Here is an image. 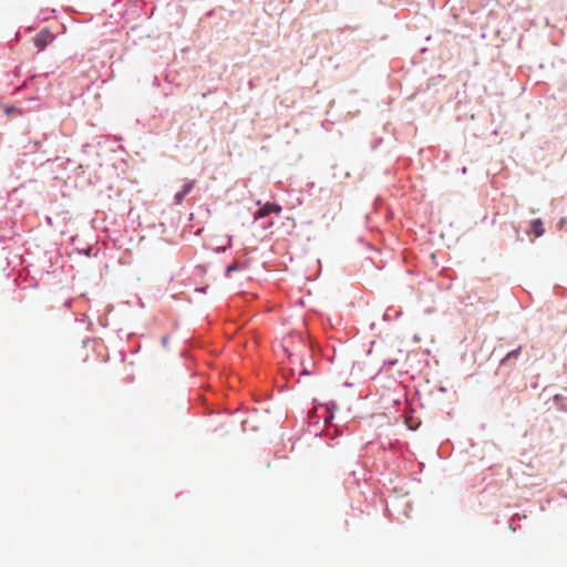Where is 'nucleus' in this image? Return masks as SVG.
<instances>
[{
	"mask_svg": "<svg viewBox=\"0 0 567 567\" xmlns=\"http://www.w3.org/2000/svg\"><path fill=\"white\" fill-rule=\"evenodd\" d=\"M520 352V348L516 349V350H513L511 351L509 353L506 354V357L503 359V362H505L506 360H509L512 358L516 359L518 357Z\"/></svg>",
	"mask_w": 567,
	"mask_h": 567,
	"instance_id": "5",
	"label": "nucleus"
},
{
	"mask_svg": "<svg viewBox=\"0 0 567 567\" xmlns=\"http://www.w3.org/2000/svg\"><path fill=\"white\" fill-rule=\"evenodd\" d=\"M163 343L166 344L167 343V337H164L163 338Z\"/></svg>",
	"mask_w": 567,
	"mask_h": 567,
	"instance_id": "7",
	"label": "nucleus"
},
{
	"mask_svg": "<svg viewBox=\"0 0 567 567\" xmlns=\"http://www.w3.org/2000/svg\"><path fill=\"white\" fill-rule=\"evenodd\" d=\"M196 181L190 179L186 181L179 192H177L174 196V202L176 205H181L184 197L192 192V189L195 187Z\"/></svg>",
	"mask_w": 567,
	"mask_h": 567,
	"instance_id": "2",
	"label": "nucleus"
},
{
	"mask_svg": "<svg viewBox=\"0 0 567 567\" xmlns=\"http://www.w3.org/2000/svg\"><path fill=\"white\" fill-rule=\"evenodd\" d=\"M54 39V35L48 30L40 31L34 38V45L39 51L45 49V47Z\"/></svg>",
	"mask_w": 567,
	"mask_h": 567,
	"instance_id": "1",
	"label": "nucleus"
},
{
	"mask_svg": "<svg viewBox=\"0 0 567 567\" xmlns=\"http://www.w3.org/2000/svg\"><path fill=\"white\" fill-rule=\"evenodd\" d=\"M281 210L282 208L280 205L274 203H266L260 209L256 212V218H264L271 213L279 214L281 213Z\"/></svg>",
	"mask_w": 567,
	"mask_h": 567,
	"instance_id": "3",
	"label": "nucleus"
},
{
	"mask_svg": "<svg viewBox=\"0 0 567 567\" xmlns=\"http://www.w3.org/2000/svg\"><path fill=\"white\" fill-rule=\"evenodd\" d=\"M315 372L307 369V368H303L302 371L300 372V375H312Z\"/></svg>",
	"mask_w": 567,
	"mask_h": 567,
	"instance_id": "6",
	"label": "nucleus"
},
{
	"mask_svg": "<svg viewBox=\"0 0 567 567\" xmlns=\"http://www.w3.org/2000/svg\"><path fill=\"white\" fill-rule=\"evenodd\" d=\"M530 230L536 237H540L544 234V225L542 219L537 218L530 223Z\"/></svg>",
	"mask_w": 567,
	"mask_h": 567,
	"instance_id": "4",
	"label": "nucleus"
}]
</instances>
